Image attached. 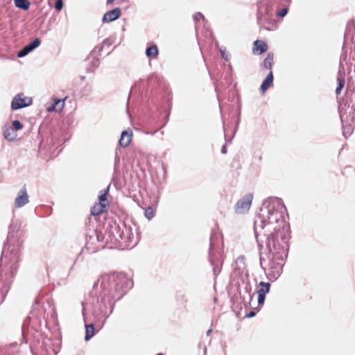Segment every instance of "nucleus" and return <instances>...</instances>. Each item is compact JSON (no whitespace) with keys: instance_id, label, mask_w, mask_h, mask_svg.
<instances>
[{"instance_id":"f257e3e1","label":"nucleus","mask_w":355,"mask_h":355,"mask_svg":"<svg viewBox=\"0 0 355 355\" xmlns=\"http://www.w3.org/2000/svg\"><path fill=\"white\" fill-rule=\"evenodd\" d=\"M107 192L108 189L101 191V194L98 196V202L95 203L91 208V215L97 216L107 211L110 207V202L107 199Z\"/></svg>"},{"instance_id":"f03ea898","label":"nucleus","mask_w":355,"mask_h":355,"mask_svg":"<svg viewBox=\"0 0 355 355\" xmlns=\"http://www.w3.org/2000/svg\"><path fill=\"white\" fill-rule=\"evenodd\" d=\"M284 258L282 253L272 254L269 263L270 275L277 278L282 272Z\"/></svg>"},{"instance_id":"7ed1b4c3","label":"nucleus","mask_w":355,"mask_h":355,"mask_svg":"<svg viewBox=\"0 0 355 355\" xmlns=\"http://www.w3.org/2000/svg\"><path fill=\"white\" fill-rule=\"evenodd\" d=\"M253 200V194L247 193L241 198L234 206V210L236 214H243L247 213L251 207Z\"/></svg>"},{"instance_id":"20e7f679","label":"nucleus","mask_w":355,"mask_h":355,"mask_svg":"<svg viewBox=\"0 0 355 355\" xmlns=\"http://www.w3.org/2000/svg\"><path fill=\"white\" fill-rule=\"evenodd\" d=\"M32 103L31 98L25 96L24 94L21 93L13 98L11 102V108L14 110L21 109L31 105Z\"/></svg>"},{"instance_id":"39448f33","label":"nucleus","mask_w":355,"mask_h":355,"mask_svg":"<svg viewBox=\"0 0 355 355\" xmlns=\"http://www.w3.org/2000/svg\"><path fill=\"white\" fill-rule=\"evenodd\" d=\"M259 217L262 219L263 227L278 220V213L272 209H261Z\"/></svg>"},{"instance_id":"423d86ee","label":"nucleus","mask_w":355,"mask_h":355,"mask_svg":"<svg viewBox=\"0 0 355 355\" xmlns=\"http://www.w3.org/2000/svg\"><path fill=\"white\" fill-rule=\"evenodd\" d=\"M270 284L269 282H261L257 286V293L258 294V303L263 304L265 301L266 295L269 293Z\"/></svg>"},{"instance_id":"0eeeda50","label":"nucleus","mask_w":355,"mask_h":355,"mask_svg":"<svg viewBox=\"0 0 355 355\" xmlns=\"http://www.w3.org/2000/svg\"><path fill=\"white\" fill-rule=\"evenodd\" d=\"M28 195L27 193L26 186H24L19 191L17 196L15 200V207L20 208L28 202Z\"/></svg>"},{"instance_id":"6e6552de","label":"nucleus","mask_w":355,"mask_h":355,"mask_svg":"<svg viewBox=\"0 0 355 355\" xmlns=\"http://www.w3.org/2000/svg\"><path fill=\"white\" fill-rule=\"evenodd\" d=\"M40 43H41V41L39 38L35 39L31 43L25 46L20 51L18 52L17 57L21 58V57L26 55L30 52H31L33 50H34L35 48L39 46Z\"/></svg>"},{"instance_id":"1a4fd4ad","label":"nucleus","mask_w":355,"mask_h":355,"mask_svg":"<svg viewBox=\"0 0 355 355\" xmlns=\"http://www.w3.org/2000/svg\"><path fill=\"white\" fill-rule=\"evenodd\" d=\"M121 9L119 8H116L112 10L107 12L103 17V21L104 23H109L113 21L121 16Z\"/></svg>"},{"instance_id":"9d476101","label":"nucleus","mask_w":355,"mask_h":355,"mask_svg":"<svg viewBox=\"0 0 355 355\" xmlns=\"http://www.w3.org/2000/svg\"><path fill=\"white\" fill-rule=\"evenodd\" d=\"M268 44L263 40H257L254 42L252 46V52L256 55L264 53L268 50Z\"/></svg>"},{"instance_id":"9b49d317","label":"nucleus","mask_w":355,"mask_h":355,"mask_svg":"<svg viewBox=\"0 0 355 355\" xmlns=\"http://www.w3.org/2000/svg\"><path fill=\"white\" fill-rule=\"evenodd\" d=\"M67 98V97H65L63 99H56V98H53V104L48 107L46 108V110L49 112H60L63 110L64 107V104H65V100Z\"/></svg>"},{"instance_id":"f8f14e48","label":"nucleus","mask_w":355,"mask_h":355,"mask_svg":"<svg viewBox=\"0 0 355 355\" xmlns=\"http://www.w3.org/2000/svg\"><path fill=\"white\" fill-rule=\"evenodd\" d=\"M132 137V134L131 132H128L125 130L123 131L119 141V145L123 148L127 147L130 144Z\"/></svg>"},{"instance_id":"ddd939ff","label":"nucleus","mask_w":355,"mask_h":355,"mask_svg":"<svg viewBox=\"0 0 355 355\" xmlns=\"http://www.w3.org/2000/svg\"><path fill=\"white\" fill-rule=\"evenodd\" d=\"M272 81H273V74H272V71H270L261 85V91L263 92H266L271 86V85L272 84Z\"/></svg>"},{"instance_id":"4468645a","label":"nucleus","mask_w":355,"mask_h":355,"mask_svg":"<svg viewBox=\"0 0 355 355\" xmlns=\"http://www.w3.org/2000/svg\"><path fill=\"white\" fill-rule=\"evenodd\" d=\"M3 136L8 141H13L17 138V134L15 132V130L13 129V128L7 127L4 129Z\"/></svg>"},{"instance_id":"2eb2a0df","label":"nucleus","mask_w":355,"mask_h":355,"mask_svg":"<svg viewBox=\"0 0 355 355\" xmlns=\"http://www.w3.org/2000/svg\"><path fill=\"white\" fill-rule=\"evenodd\" d=\"M274 64V53H269L266 58L264 59L263 62V67L270 71H272V68Z\"/></svg>"},{"instance_id":"dca6fc26","label":"nucleus","mask_w":355,"mask_h":355,"mask_svg":"<svg viewBox=\"0 0 355 355\" xmlns=\"http://www.w3.org/2000/svg\"><path fill=\"white\" fill-rule=\"evenodd\" d=\"M158 53H159V51H158L157 46L155 44L147 48L146 50V55L148 58H155L158 55Z\"/></svg>"},{"instance_id":"f3484780","label":"nucleus","mask_w":355,"mask_h":355,"mask_svg":"<svg viewBox=\"0 0 355 355\" xmlns=\"http://www.w3.org/2000/svg\"><path fill=\"white\" fill-rule=\"evenodd\" d=\"M14 2L16 7L24 10H28L30 7V2L28 0H14Z\"/></svg>"},{"instance_id":"a211bd4d","label":"nucleus","mask_w":355,"mask_h":355,"mask_svg":"<svg viewBox=\"0 0 355 355\" xmlns=\"http://www.w3.org/2000/svg\"><path fill=\"white\" fill-rule=\"evenodd\" d=\"M85 340H89L94 335V327L92 324L86 325Z\"/></svg>"},{"instance_id":"6ab92c4d","label":"nucleus","mask_w":355,"mask_h":355,"mask_svg":"<svg viewBox=\"0 0 355 355\" xmlns=\"http://www.w3.org/2000/svg\"><path fill=\"white\" fill-rule=\"evenodd\" d=\"M338 87L336 89V93L337 95L340 94V91L345 86V80L344 78L339 76L337 78Z\"/></svg>"},{"instance_id":"aec40b11","label":"nucleus","mask_w":355,"mask_h":355,"mask_svg":"<svg viewBox=\"0 0 355 355\" xmlns=\"http://www.w3.org/2000/svg\"><path fill=\"white\" fill-rule=\"evenodd\" d=\"M145 216L148 219H151L154 216V209L151 207H148L144 211Z\"/></svg>"},{"instance_id":"412c9836","label":"nucleus","mask_w":355,"mask_h":355,"mask_svg":"<svg viewBox=\"0 0 355 355\" xmlns=\"http://www.w3.org/2000/svg\"><path fill=\"white\" fill-rule=\"evenodd\" d=\"M12 128L16 131L21 130L24 127L23 124L19 120H15L12 121Z\"/></svg>"},{"instance_id":"4be33fe9","label":"nucleus","mask_w":355,"mask_h":355,"mask_svg":"<svg viewBox=\"0 0 355 355\" xmlns=\"http://www.w3.org/2000/svg\"><path fill=\"white\" fill-rule=\"evenodd\" d=\"M123 291H121V289L118 290V289H116V291L114 293L112 294V298L114 299H116V300H119L121 298V297L123 296Z\"/></svg>"},{"instance_id":"5701e85b","label":"nucleus","mask_w":355,"mask_h":355,"mask_svg":"<svg viewBox=\"0 0 355 355\" xmlns=\"http://www.w3.org/2000/svg\"><path fill=\"white\" fill-rule=\"evenodd\" d=\"M62 7H63L62 0H56L55 3V8L58 11H60L62 9Z\"/></svg>"},{"instance_id":"b1692460","label":"nucleus","mask_w":355,"mask_h":355,"mask_svg":"<svg viewBox=\"0 0 355 355\" xmlns=\"http://www.w3.org/2000/svg\"><path fill=\"white\" fill-rule=\"evenodd\" d=\"M288 12V9L286 8H282L277 12V16L279 17H284Z\"/></svg>"},{"instance_id":"393cba45","label":"nucleus","mask_w":355,"mask_h":355,"mask_svg":"<svg viewBox=\"0 0 355 355\" xmlns=\"http://www.w3.org/2000/svg\"><path fill=\"white\" fill-rule=\"evenodd\" d=\"M193 18L196 21H200L201 19H204V16L202 13L198 12L194 15Z\"/></svg>"},{"instance_id":"a878e982","label":"nucleus","mask_w":355,"mask_h":355,"mask_svg":"<svg viewBox=\"0 0 355 355\" xmlns=\"http://www.w3.org/2000/svg\"><path fill=\"white\" fill-rule=\"evenodd\" d=\"M254 315H255V313H254V311H250L249 313H248L246 314V315H245V316H246L247 318H252V317H253Z\"/></svg>"},{"instance_id":"bb28decb","label":"nucleus","mask_w":355,"mask_h":355,"mask_svg":"<svg viewBox=\"0 0 355 355\" xmlns=\"http://www.w3.org/2000/svg\"><path fill=\"white\" fill-rule=\"evenodd\" d=\"M221 153L225 154L227 153V148L225 145H223L221 149Z\"/></svg>"},{"instance_id":"cd10ccee","label":"nucleus","mask_w":355,"mask_h":355,"mask_svg":"<svg viewBox=\"0 0 355 355\" xmlns=\"http://www.w3.org/2000/svg\"><path fill=\"white\" fill-rule=\"evenodd\" d=\"M114 2V0H107V4H111Z\"/></svg>"},{"instance_id":"c85d7f7f","label":"nucleus","mask_w":355,"mask_h":355,"mask_svg":"<svg viewBox=\"0 0 355 355\" xmlns=\"http://www.w3.org/2000/svg\"><path fill=\"white\" fill-rule=\"evenodd\" d=\"M156 355H163L162 353L157 354Z\"/></svg>"}]
</instances>
